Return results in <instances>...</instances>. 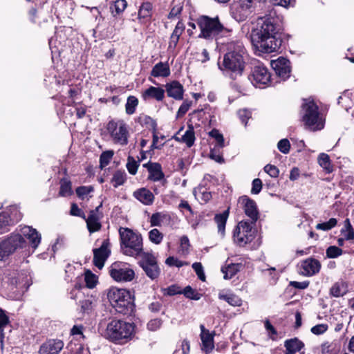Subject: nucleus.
Masks as SVG:
<instances>
[{
  "mask_svg": "<svg viewBox=\"0 0 354 354\" xmlns=\"http://www.w3.org/2000/svg\"><path fill=\"white\" fill-rule=\"evenodd\" d=\"M318 162L327 173L333 171V167L330 163V157L328 154L324 153H320L318 157Z\"/></svg>",
  "mask_w": 354,
  "mask_h": 354,
  "instance_id": "obj_35",
  "label": "nucleus"
},
{
  "mask_svg": "<svg viewBox=\"0 0 354 354\" xmlns=\"http://www.w3.org/2000/svg\"><path fill=\"white\" fill-rule=\"evenodd\" d=\"M93 191V188L91 186H81L76 189V194L79 197L83 198Z\"/></svg>",
  "mask_w": 354,
  "mask_h": 354,
  "instance_id": "obj_64",
  "label": "nucleus"
},
{
  "mask_svg": "<svg viewBox=\"0 0 354 354\" xmlns=\"http://www.w3.org/2000/svg\"><path fill=\"white\" fill-rule=\"evenodd\" d=\"M133 330L132 324L120 319H113L106 326L105 336L109 340L120 344L131 338Z\"/></svg>",
  "mask_w": 354,
  "mask_h": 354,
  "instance_id": "obj_5",
  "label": "nucleus"
},
{
  "mask_svg": "<svg viewBox=\"0 0 354 354\" xmlns=\"http://www.w3.org/2000/svg\"><path fill=\"white\" fill-rule=\"evenodd\" d=\"M64 345V342L60 339H49L41 344L39 354H59Z\"/></svg>",
  "mask_w": 354,
  "mask_h": 354,
  "instance_id": "obj_17",
  "label": "nucleus"
},
{
  "mask_svg": "<svg viewBox=\"0 0 354 354\" xmlns=\"http://www.w3.org/2000/svg\"><path fill=\"white\" fill-rule=\"evenodd\" d=\"M109 240L106 239L102 242V245L99 248H95L93 250V264L99 269H102L104 267V262L109 255Z\"/></svg>",
  "mask_w": 354,
  "mask_h": 354,
  "instance_id": "obj_15",
  "label": "nucleus"
},
{
  "mask_svg": "<svg viewBox=\"0 0 354 354\" xmlns=\"http://www.w3.org/2000/svg\"><path fill=\"white\" fill-rule=\"evenodd\" d=\"M209 136L213 138L216 141L214 147L221 149L224 147V138L222 133L219 132L218 129H213L209 132Z\"/></svg>",
  "mask_w": 354,
  "mask_h": 354,
  "instance_id": "obj_41",
  "label": "nucleus"
},
{
  "mask_svg": "<svg viewBox=\"0 0 354 354\" xmlns=\"http://www.w3.org/2000/svg\"><path fill=\"white\" fill-rule=\"evenodd\" d=\"M149 240L155 243L160 244L163 239V234L156 228H154L149 232Z\"/></svg>",
  "mask_w": 354,
  "mask_h": 354,
  "instance_id": "obj_50",
  "label": "nucleus"
},
{
  "mask_svg": "<svg viewBox=\"0 0 354 354\" xmlns=\"http://www.w3.org/2000/svg\"><path fill=\"white\" fill-rule=\"evenodd\" d=\"M86 286L88 288H93L97 282V277L90 270H86L84 274Z\"/></svg>",
  "mask_w": 354,
  "mask_h": 354,
  "instance_id": "obj_45",
  "label": "nucleus"
},
{
  "mask_svg": "<svg viewBox=\"0 0 354 354\" xmlns=\"http://www.w3.org/2000/svg\"><path fill=\"white\" fill-rule=\"evenodd\" d=\"M181 139L188 147H191L194 145L195 141V135L192 125H188L187 129L182 136Z\"/></svg>",
  "mask_w": 354,
  "mask_h": 354,
  "instance_id": "obj_33",
  "label": "nucleus"
},
{
  "mask_svg": "<svg viewBox=\"0 0 354 354\" xmlns=\"http://www.w3.org/2000/svg\"><path fill=\"white\" fill-rule=\"evenodd\" d=\"M192 268L195 271L199 279L202 281H205V275L202 264L199 262H195L192 264Z\"/></svg>",
  "mask_w": 354,
  "mask_h": 354,
  "instance_id": "obj_55",
  "label": "nucleus"
},
{
  "mask_svg": "<svg viewBox=\"0 0 354 354\" xmlns=\"http://www.w3.org/2000/svg\"><path fill=\"white\" fill-rule=\"evenodd\" d=\"M342 233L344 234L346 240L354 239V230L348 218H346L344 221V228L342 230Z\"/></svg>",
  "mask_w": 354,
  "mask_h": 354,
  "instance_id": "obj_44",
  "label": "nucleus"
},
{
  "mask_svg": "<svg viewBox=\"0 0 354 354\" xmlns=\"http://www.w3.org/2000/svg\"><path fill=\"white\" fill-rule=\"evenodd\" d=\"M219 149H220L217 147H214L213 149H211L209 157L216 162L222 163L224 162V159L223 156L220 154Z\"/></svg>",
  "mask_w": 354,
  "mask_h": 354,
  "instance_id": "obj_58",
  "label": "nucleus"
},
{
  "mask_svg": "<svg viewBox=\"0 0 354 354\" xmlns=\"http://www.w3.org/2000/svg\"><path fill=\"white\" fill-rule=\"evenodd\" d=\"M149 172L148 178L152 181L156 182L161 180L165 178V174L162 172L161 165L158 162H148L143 165Z\"/></svg>",
  "mask_w": 354,
  "mask_h": 354,
  "instance_id": "obj_20",
  "label": "nucleus"
},
{
  "mask_svg": "<svg viewBox=\"0 0 354 354\" xmlns=\"http://www.w3.org/2000/svg\"><path fill=\"white\" fill-rule=\"evenodd\" d=\"M169 216L162 212H156L151 215L150 224L151 226H160L164 220L169 219Z\"/></svg>",
  "mask_w": 354,
  "mask_h": 354,
  "instance_id": "obj_38",
  "label": "nucleus"
},
{
  "mask_svg": "<svg viewBox=\"0 0 354 354\" xmlns=\"http://www.w3.org/2000/svg\"><path fill=\"white\" fill-rule=\"evenodd\" d=\"M238 115L243 124L246 126L248 120L251 118V112L248 109H242L238 111Z\"/></svg>",
  "mask_w": 354,
  "mask_h": 354,
  "instance_id": "obj_63",
  "label": "nucleus"
},
{
  "mask_svg": "<svg viewBox=\"0 0 354 354\" xmlns=\"http://www.w3.org/2000/svg\"><path fill=\"white\" fill-rule=\"evenodd\" d=\"M138 122L142 125L145 127L146 128L151 129V131L154 129H157V123L156 122L151 118V117L142 115H140L138 119Z\"/></svg>",
  "mask_w": 354,
  "mask_h": 354,
  "instance_id": "obj_34",
  "label": "nucleus"
},
{
  "mask_svg": "<svg viewBox=\"0 0 354 354\" xmlns=\"http://www.w3.org/2000/svg\"><path fill=\"white\" fill-rule=\"evenodd\" d=\"M140 165V160L136 161L132 156L127 158V168L129 174L135 175L137 173L138 168Z\"/></svg>",
  "mask_w": 354,
  "mask_h": 354,
  "instance_id": "obj_48",
  "label": "nucleus"
},
{
  "mask_svg": "<svg viewBox=\"0 0 354 354\" xmlns=\"http://www.w3.org/2000/svg\"><path fill=\"white\" fill-rule=\"evenodd\" d=\"M10 216L6 212L0 213V234L5 232L6 227L10 225Z\"/></svg>",
  "mask_w": 354,
  "mask_h": 354,
  "instance_id": "obj_53",
  "label": "nucleus"
},
{
  "mask_svg": "<svg viewBox=\"0 0 354 354\" xmlns=\"http://www.w3.org/2000/svg\"><path fill=\"white\" fill-rule=\"evenodd\" d=\"M113 308L121 314H131L134 308L133 299L129 291L126 289L111 288L107 294Z\"/></svg>",
  "mask_w": 354,
  "mask_h": 354,
  "instance_id": "obj_3",
  "label": "nucleus"
},
{
  "mask_svg": "<svg viewBox=\"0 0 354 354\" xmlns=\"http://www.w3.org/2000/svg\"><path fill=\"white\" fill-rule=\"evenodd\" d=\"M165 263L169 266H176L177 268H180L185 265H187V263L180 261L179 259L174 257H169L166 259Z\"/></svg>",
  "mask_w": 354,
  "mask_h": 354,
  "instance_id": "obj_57",
  "label": "nucleus"
},
{
  "mask_svg": "<svg viewBox=\"0 0 354 354\" xmlns=\"http://www.w3.org/2000/svg\"><path fill=\"white\" fill-rule=\"evenodd\" d=\"M277 22V18L271 15L257 19L250 35L256 50L263 53H271L280 48L282 41L279 37Z\"/></svg>",
  "mask_w": 354,
  "mask_h": 354,
  "instance_id": "obj_1",
  "label": "nucleus"
},
{
  "mask_svg": "<svg viewBox=\"0 0 354 354\" xmlns=\"http://www.w3.org/2000/svg\"><path fill=\"white\" fill-rule=\"evenodd\" d=\"M301 274L305 276L310 277L318 273L321 268L320 262L313 258H308L301 263Z\"/></svg>",
  "mask_w": 354,
  "mask_h": 354,
  "instance_id": "obj_18",
  "label": "nucleus"
},
{
  "mask_svg": "<svg viewBox=\"0 0 354 354\" xmlns=\"http://www.w3.org/2000/svg\"><path fill=\"white\" fill-rule=\"evenodd\" d=\"M127 180V174L124 171L117 170L113 175L111 183L115 188L122 185Z\"/></svg>",
  "mask_w": 354,
  "mask_h": 354,
  "instance_id": "obj_31",
  "label": "nucleus"
},
{
  "mask_svg": "<svg viewBox=\"0 0 354 354\" xmlns=\"http://www.w3.org/2000/svg\"><path fill=\"white\" fill-rule=\"evenodd\" d=\"M106 129L113 142L120 145L128 144L129 131L127 124L122 120H111L108 122Z\"/></svg>",
  "mask_w": 354,
  "mask_h": 354,
  "instance_id": "obj_9",
  "label": "nucleus"
},
{
  "mask_svg": "<svg viewBox=\"0 0 354 354\" xmlns=\"http://www.w3.org/2000/svg\"><path fill=\"white\" fill-rule=\"evenodd\" d=\"M264 171L270 176H271L272 178L278 177L279 174V171L278 168L276 166L272 165H270V164L266 165L264 167Z\"/></svg>",
  "mask_w": 354,
  "mask_h": 354,
  "instance_id": "obj_60",
  "label": "nucleus"
},
{
  "mask_svg": "<svg viewBox=\"0 0 354 354\" xmlns=\"http://www.w3.org/2000/svg\"><path fill=\"white\" fill-rule=\"evenodd\" d=\"M21 234L22 237H26L33 248H37L41 242V234L36 229L30 226H24L21 228Z\"/></svg>",
  "mask_w": 354,
  "mask_h": 354,
  "instance_id": "obj_19",
  "label": "nucleus"
},
{
  "mask_svg": "<svg viewBox=\"0 0 354 354\" xmlns=\"http://www.w3.org/2000/svg\"><path fill=\"white\" fill-rule=\"evenodd\" d=\"M61 196H67L72 194L71 183L62 179L61 180L60 190L59 192Z\"/></svg>",
  "mask_w": 354,
  "mask_h": 354,
  "instance_id": "obj_47",
  "label": "nucleus"
},
{
  "mask_svg": "<svg viewBox=\"0 0 354 354\" xmlns=\"http://www.w3.org/2000/svg\"><path fill=\"white\" fill-rule=\"evenodd\" d=\"M196 21L201 30L198 38L213 40L225 29L218 16L210 17L207 15H201Z\"/></svg>",
  "mask_w": 354,
  "mask_h": 354,
  "instance_id": "obj_6",
  "label": "nucleus"
},
{
  "mask_svg": "<svg viewBox=\"0 0 354 354\" xmlns=\"http://www.w3.org/2000/svg\"><path fill=\"white\" fill-rule=\"evenodd\" d=\"M270 77L268 69L261 63H257L252 68L249 79L254 86L262 87L270 82Z\"/></svg>",
  "mask_w": 354,
  "mask_h": 354,
  "instance_id": "obj_12",
  "label": "nucleus"
},
{
  "mask_svg": "<svg viewBox=\"0 0 354 354\" xmlns=\"http://www.w3.org/2000/svg\"><path fill=\"white\" fill-rule=\"evenodd\" d=\"M133 196L145 205H152L155 198L153 194L145 187L136 190Z\"/></svg>",
  "mask_w": 354,
  "mask_h": 354,
  "instance_id": "obj_22",
  "label": "nucleus"
},
{
  "mask_svg": "<svg viewBox=\"0 0 354 354\" xmlns=\"http://www.w3.org/2000/svg\"><path fill=\"white\" fill-rule=\"evenodd\" d=\"M10 323V318L8 316L6 311L0 308V335L3 337L4 328Z\"/></svg>",
  "mask_w": 354,
  "mask_h": 354,
  "instance_id": "obj_43",
  "label": "nucleus"
},
{
  "mask_svg": "<svg viewBox=\"0 0 354 354\" xmlns=\"http://www.w3.org/2000/svg\"><path fill=\"white\" fill-rule=\"evenodd\" d=\"M162 323V321L160 319H153L148 322L147 328L151 331H156L160 328Z\"/></svg>",
  "mask_w": 354,
  "mask_h": 354,
  "instance_id": "obj_62",
  "label": "nucleus"
},
{
  "mask_svg": "<svg viewBox=\"0 0 354 354\" xmlns=\"http://www.w3.org/2000/svg\"><path fill=\"white\" fill-rule=\"evenodd\" d=\"M343 253L342 249L337 246H329L326 250V254L328 258L334 259L339 257Z\"/></svg>",
  "mask_w": 354,
  "mask_h": 354,
  "instance_id": "obj_51",
  "label": "nucleus"
},
{
  "mask_svg": "<svg viewBox=\"0 0 354 354\" xmlns=\"http://www.w3.org/2000/svg\"><path fill=\"white\" fill-rule=\"evenodd\" d=\"M139 265L143 269L146 275L151 280H155L159 277L160 268L158 265L156 258L153 254L144 253Z\"/></svg>",
  "mask_w": 354,
  "mask_h": 354,
  "instance_id": "obj_13",
  "label": "nucleus"
},
{
  "mask_svg": "<svg viewBox=\"0 0 354 354\" xmlns=\"http://www.w3.org/2000/svg\"><path fill=\"white\" fill-rule=\"evenodd\" d=\"M330 292L333 297H339L346 293V289L343 282H337L331 287Z\"/></svg>",
  "mask_w": 354,
  "mask_h": 354,
  "instance_id": "obj_37",
  "label": "nucleus"
},
{
  "mask_svg": "<svg viewBox=\"0 0 354 354\" xmlns=\"http://www.w3.org/2000/svg\"><path fill=\"white\" fill-rule=\"evenodd\" d=\"M255 223L248 221H240L234 231V241L239 246H244L253 241L255 236Z\"/></svg>",
  "mask_w": 354,
  "mask_h": 354,
  "instance_id": "obj_8",
  "label": "nucleus"
},
{
  "mask_svg": "<svg viewBox=\"0 0 354 354\" xmlns=\"http://www.w3.org/2000/svg\"><path fill=\"white\" fill-rule=\"evenodd\" d=\"M239 203L241 205L245 215L250 218L252 223H256L259 216L256 202L247 196H242L239 198Z\"/></svg>",
  "mask_w": 354,
  "mask_h": 354,
  "instance_id": "obj_14",
  "label": "nucleus"
},
{
  "mask_svg": "<svg viewBox=\"0 0 354 354\" xmlns=\"http://www.w3.org/2000/svg\"><path fill=\"white\" fill-rule=\"evenodd\" d=\"M278 149L283 153L286 154L290 151V144L288 140L281 139L277 144Z\"/></svg>",
  "mask_w": 354,
  "mask_h": 354,
  "instance_id": "obj_56",
  "label": "nucleus"
},
{
  "mask_svg": "<svg viewBox=\"0 0 354 354\" xmlns=\"http://www.w3.org/2000/svg\"><path fill=\"white\" fill-rule=\"evenodd\" d=\"M165 89L161 87L151 86L143 91L142 97L145 101L151 99L157 101H162L165 97Z\"/></svg>",
  "mask_w": 354,
  "mask_h": 354,
  "instance_id": "obj_23",
  "label": "nucleus"
},
{
  "mask_svg": "<svg viewBox=\"0 0 354 354\" xmlns=\"http://www.w3.org/2000/svg\"><path fill=\"white\" fill-rule=\"evenodd\" d=\"M286 354H295L304 347V344L297 337L286 339L284 342Z\"/></svg>",
  "mask_w": 354,
  "mask_h": 354,
  "instance_id": "obj_25",
  "label": "nucleus"
},
{
  "mask_svg": "<svg viewBox=\"0 0 354 354\" xmlns=\"http://www.w3.org/2000/svg\"><path fill=\"white\" fill-rule=\"evenodd\" d=\"M201 338L202 341V349L205 352H209L214 348L213 336L205 330L203 325H201Z\"/></svg>",
  "mask_w": 354,
  "mask_h": 354,
  "instance_id": "obj_26",
  "label": "nucleus"
},
{
  "mask_svg": "<svg viewBox=\"0 0 354 354\" xmlns=\"http://www.w3.org/2000/svg\"><path fill=\"white\" fill-rule=\"evenodd\" d=\"M119 234L121 248L125 255L136 257L142 252V238L140 234L129 228L120 227Z\"/></svg>",
  "mask_w": 354,
  "mask_h": 354,
  "instance_id": "obj_4",
  "label": "nucleus"
},
{
  "mask_svg": "<svg viewBox=\"0 0 354 354\" xmlns=\"http://www.w3.org/2000/svg\"><path fill=\"white\" fill-rule=\"evenodd\" d=\"M101 218L102 216H94L93 214H89L88 216L84 219L86 223L87 229L91 234L101 230L102 224L100 221Z\"/></svg>",
  "mask_w": 354,
  "mask_h": 354,
  "instance_id": "obj_28",
  "label": "nucleus"
},
{
  "mask_svg": "<svg viewBox=\"0 0 354 354\" xmlns=\"http://www.w3.org/2000/svg\"><path fill=\"white\" fill-rule=\"evenodd\" d=\"M229 216V210L227 209L221 214H216L214 221L217 224L218 232L222 236L225 235V225Z\"/></svg>",
  "mask_w": 354,
  "mask_h": 354,
  "instance_id": "obj_29",
  "label": "nucleus"
},
{
  "mask_svg": "<svg viewBox=\"0 0 354 354\" xmlns=\"http://www.w3.org/2000/svg\"><path fill=\"white\" fill-rule=\"evenodd\" d=\"M165 90L167 95L176 100H181L183 98L184 89L183 85L178 81H172L165 84Z\"/></svg>",
  "mask_w": 354,
  "mask_h": 354,
  "instance_id": "obj_21",
  "label": "nucleus"
},
{
  "mask_svg": "<svg viewBox=\"0 0 354 354\" xmlns=\"http://www.w3.org/2000/svg\"><path fill=\"white\" fill-rule=\"evenodd\" d=\"M152 5L149 2L143 3L140 7L138 17L140 19H146L151 16Z\"/></svg>",
  "mask_w": 354,
  "mask_h": 354,
  "instance_id": "obj_42",
  "label": "nucleus"
},
{
  "mask_svg": "<svg viewBox=\"0 0 354 354\" xmlns=\"http://www.w3.org/2000/svg\"><path fill=\"white\" fill-rule=\"evenodd\" d=\"M26 241L19 234H12L0 243V260L12 254L17 249L26 245Z\"/></svg>",
  "mask_w": 354,
  "mask_h": 354,
  "instance_id": "obj_11",
  "label": "nucleus"
},
{
  "mask_svg": "<svg viewBox=\"0 0 354 354\" xmlns=\"http://www.w3.org/2000/svg\"><path fill=\"white\" fill-rule=\"evenodd\" d=\"M271 66L277 75L283 80H286L290 76V66L288 59L280 57L276 60H272Z\"/></svg>",
  "mask_w": 354,
  "mask_h": 354,
  "instance_id": "obj_16",
  "label": "nucleus"
},
{
  "mask_svg": "<svg viewBox=\"0 0 354 354\" xmlns=\"http://www.w3.org/2000/svg\"><path fill=\"white\" fill-rule=\"evenodd\" d=\"M138 104V100L136 97L133 95L128 97L125 105L126 113L128 115H132L133 113H134Z\"/></svg>",
  "mask_w": 354,
  "mask_h": 354,
  "instance_id": "obj_40",
  "label": "nucleus"
},
{
  "mask_svg": "<svg viewBox=\"0 0 354 354\" xmlns=\"http://www.w3.org/2000/svg\"><path fill=\"white\" fill-rule=\"evenodd\" d=\"M302 121L312 131L321 130L324 127L319 108L313 100H304L301 111Z\"/></svg>",
  "mask_w": 354,
  "mask_h": 354,
  "instance_id": "obj_7",
  "label": "nucleus"
},
{
  "mask_svg": "<svg viewBox=\"0 0 354 354\" xmlns=\"http://www.w3.org/2000/svg\"><path fill=\"white\" fill-rule=\"evenodd\" d=\"M109 274L113 280L118 282H128L133 279L135 272L129 264L123 262H115L109 268Z\"/></svg>",
  "mask_w": 354,
  "mask_h": 354,
  "instance_id": "obj_10",
  "label": "nucleus"
},
{
  "mask_svg": "<svg viewBox=\"0 0 354 354\" xmlns=\"http://www.w3.org/2000/svg\"><path fill=\"white\" fill-rule=\"evenodd\" d=\"M253 0H240V9L243 12L239 17L240 21L245 20L250 13Z\"/></svg>",
  "mask_w": 354,
  "mask_h": 354,
  "instance_id": "obj_39",
  "label": "nucleus"
},
{
  "mask_svg": "<svg viewBox=\"0 0 354 354\" xmlns=\"http://www.w3.org/2000/svg\"><path fill=\"white\" fill-rule=\"evenodd\" d=\"M113 156V151H106L102 153L100 156V166L102 169L109 164Z\"/></svg>",
  "mask_w": 354,
  "mask_h": 354,
  "instance_id": "obj_49",
  "label": "nucleus"
},
{
  "mask_svg": "<svg viewBox=\"0 0 354 354\" xmlns=\"http://www.w3.org/2000/svg\"><path fill=\"white\" fill-rule=\"evenodd\" d=\"M185 27L182 21H178L170 37L168 49L174 50L178 44L180 35L184 32Z\"/></svg>",
  "mask_w": 354,
  "mask_h": 354,
  "instance_id": "obj_24",
  "label": "nucleus"
},
{
  "mask_svg": "<svg viewBox=\"0 0 354 354\" xmlns=\"http://www.w3.org/2000/svg\"><path fill=\"white\" fill-rule=\"evenodd\" d=\"M242 267L241 263H231L227 266L222 267L221 271L224 274L225 279H230L240 270Z\"/></svg>",
  "mask_w": 354,
  "mask_h": 354,
  "instance_id": "obj_30",
  "label": "nucleus"
},
{
  "mask_svg": "<svg viewBox=\"0 0 354 354\" xmlns=\"http://www.w3.org/2000/svg\"><path fill=\"white\" fill-rule=\"evenodd\" d=\"M182 293H183L187 298L194 300L200 299L201 296V294L198 293L189 286L184 288L183 291H182Z\"/></svg>",
  "mask_w": 354,
  "mask_h": 354,
  "instance_id": "obj_52",
  "label": "nucleus"
},
{
  "mask_svg": "<svg viewBox=\"0 0 354 354\" xmlns=\"http://www.w3.org/2000/svg\"><path fill=\"white\" fill-rule=\"evenodd\" d=\"M337 220L335 218H331L328 221L318 223L316 225V229L318 230L328 231L337 225Z\"/></svg>",
  "mask_w": 354,
  "mask_h": 354,
  "instance_id": "obj_46",
  "label": "nucleus"
},
{
  "mask_svg": "<svg viewBox=\"0 0 354 354\" xmlns=\"http://www.w3.org/2000/svg\"><path fill=\"white\" fill-rule=\"evenodd\" d=\"M127 6L126 0H116L113 4L110 6V9L113 15L115 17L116 15H120L123 12Z\"/></svg>",
  "mask_w": 354,
  "mask_h": 354,
  "instance_id": "obj_36",
  "label": "nucleus"
},
{
  "mask_svg": "<svg viewBox=\"0 0 354 354\" xmlns=\"http://www.w3.org/2000/svg\"><path fill=\"white\" fill-rule=\"evenodd\" d=\"M189 348V342L187 339H184L181 342L180 348L176 349L173 354H188Z\"/></svg>",
  "mask_w": 354,
  "mask_h": 354,
  "instance_id": "obj_59",
  "label": "nucleus"
},
{
  "mask_svg": "<svg viewBox=\"0 0 354 354\" xmlns=\"http://www.w3.org/2000/svg\"><path fill=\"white\" fill-rule=\"evenodd\" d=\"M220 299L227 301L232 306H241L242 305V299L237 295L234 294L218 295Z\"/></svg>",
  "mask_w": 354,
  "mask_h": 354,
  "instance_id": "obj_32",
  "label": "nucleus"
},
{
  "mask_svg": "<svg viewBox=\"0 0 354 354\" xmlns=\"http://www.w3.org/2000/svg\"><path fill=\"white\" fill-rule=\"evenodd\" d=\"M192 104V101L187 100H185L178 109V111L176 114V118H179L184 116L189 109Z\"/></svg>",
  "mask_w": 354,
  "mask_h": 354,
  "instance_id": "obj_54",
  "label": "nucleus"
},
{
  "mask_svg": "<svg viewBox=\"0 0 354 354\" xmlns=\"http://www.w3.org/2000/svg\"><path fill=\"white\" fill-rule=\"evenodd\" d=\"M170 75V68L167 62H158L152 68L151 75L155 77H167Z\"/></svg>",
  "mask_w": 354,
  "mask_h": 354,
  "instance_id": "obj_27",
  "label": "nucleus"
},
{
  "mask_svg": "<svg viewBox=\"0 0 354 354\" xmlns=\"http://www.w3.org/2000/svg\"><path fill=\"white\" fill-rule=\"evenodd\" d=\"M244 54V47L242 45H237L234 50L224 55L222 61L218 62L219 69L225 75L233 80L241 76L245 67Z\"/></svg>",
  "mask_w": 354,
  "mask_h": 354,
  "instance_id": "obj_2",
  "label": "nucleus"
},
{
  "mask_svg": "<svg viewBox=\"0 0 354 354\" xmlns=\"http://www.w3.org/2000/svg\"><path fill=\"white\" fill-rule=\"evenodd\" d=\"M275 6H280L284 8L293 7L296 0H270Z\"/></svg>",
  "mask_w": 354,
  "mask_h": 354,
  "instance_id": "obj_61",
  "label": "nucleus"
}]
</instances>
